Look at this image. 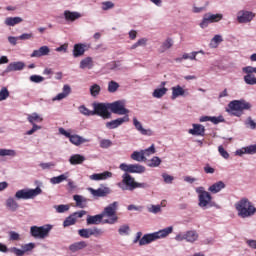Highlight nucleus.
I'll return each mask as SVG.
<instances>
[{
  "instance_id": "f257e3e1",
  "label": "nucleus",
  "mask_w": 256,
  "mask_h": 256,
  "mask_svg": "<svg viewBox=\"0 0 256 256\" xmlns=\"http://www.w3.org/2000/svg\"><path fill=\"white\" fill-rule=\"evenodd\" d=\"M235 209L240 219H249L256 213L255 205L245 197L235 203Z\"/></svg>"
},
{
  "instance_id": "f03ea898",
  "label": "nucleus",
  "mask_w": 256,
  "mask_h": 256,
  "mask_svg": "<svg viewBox=\"0 0 256 256\" xmlns=\"http://www.w3.org/2000/svg\"><path fill=\"white\" fill-rule=\"evenodd\" d=\"M173 233V226L166 227L154 233L145 234L139 241L140 247L143 245H149V243H153V241H157V239H165V237H169Z\"/></svg>"
},
{
  "instance_id": "7ed1b4c3",
  "label": "nucleus",
  "mask_w": 256,
  "mask_h": 256,
  "mask_svg": "<svg viewBox=\"0 0 256 256\" xmlns=\"http://www.w3.org/2000/svg\"><path fill=\"white\" fill-rule=\"evenodd\" d=\"M195 191L198 195V207L204 211L211 209L213 207V196H211V193L206 191L203 186L195 188Z\"/></svg>"
},
{
  "instance_id": "20e7f679",
  "label": "nucleus",
  "mask_w": 256,
  "mask_h": 256,
  "mask_svg": "<svg viewBox=\"0 0 256 256\" xmlns=\"http://www.w3.org/2000/svg\"><path fill=\"white\" fill-rule=\"evenodd\" d=\"M119 207V202L115 201L109 204L107 207L104 208L102 211V217H109L110 219L104 220V223L108 225H115L119 221V217H117V209Z\"/></svg>"
},
{
  "instance_id": "39448f33",
  "label": "nucleus",
  "mask_w": 256,
  "mask_h": 256,
  "mask_svg": "<svg viewBox=\"0 0 256 256\" xmlns=\"http://www.w3.org/2000/svg\"><path fill=\"white\" fill-rule=\"evenodd\" d=\"M52 230V224H44L42 226L34 225L30 227V235L33 237V239H47Z\"/></svg>"
},
{
  "instance_id": "423d86ee",
  "label": "nucleus",
  "mask_w": 256,
  "mask_h": 256,
  "mask_svg": "<svg viewBox=\"0 0 256 256\" xmlns=\"http://www.w3.org/2000/svg\"><path fill=\"white\" fill-rule=\"evenodd\" d=\"M43 193V190L41 189V187H36L35 189H21L18 190L14 197L15 199H17L18 201H21V199H23L24 201H27L29 199H35V197H38V195H41Z\"/></svg>"
},
{
  "instance_id": "0eeeda50",
  "label": "nucleus",
  "mask_w": 256,
  "mask_h": 256,
  "mask_svg": "<svg viewBox=\"0 0 256 256\" xmlns=\"http://www.w3.org/2000/svg\"><path fill=\"white\" fill-rule=\"evenodd\" d=\"M93 115H98L102 119H111V112L109 111V103L94 102L92 104Z\"/></svg>"
},
{
  "instance_id": "6e6552de",
  "label": "nucleus",
  "mask_w": 256,
  "mask_h": 256,
  "mask_svg": "<svg viewBox=\"0 0 256 256\" xmlns=\"http://www.w3.org/2000/svg\"><path fill=\"white\" fill-rule=\"evenodd\" d=\"M58 131L60 135H64V137H67L70 143H72V145H75L76 147H79V145H83V143H89V139L84 138L83 136H79L77 134H71V132L65 130V128H59Z\"/></svg>"
},
{
  "instance_id": "1a4fd4ad",
  "label": "nucleus",
  "mask_w": 256,
  "mask_h": 256,
  "mask_svg": "<svg viewBox=\"0 0 256 256\" xmlns=\"http://www.w3.org/2000/svg\"><path fill=\"white\" fill-rule=\"evenodd\" d=\"M175 241H186V243H196V241H199V233L197 232V230H188L184 234H177L175 236Z\"/></svg>"
},
{
  "instance_id": "9d476101",
  "label": "nucleus",
  "mask_w": 256,
  "mask_h": 256,
  "mask_svg": "<svg viewBox=\"0 0 256 256\" xmlns=\"http://www.w3.org/2000/svg\"><path fill=\"white\" fill-rule=\"evenodd\" d=\"M135 178L131 176L129 173H125L122 175V182L118 183V187L122 189V191H135Z\"/></svg>"
},
{
  "instance_id": "9b49d317",
  "label": "nucleus",
  "mask_w": 256,
  "mask_h": 256,
  "mask_svg": "<svg viewBox=\"0 0 256 256\" xmlns=\"http://www.w3.org/2000/svg\"><path fill=\"white\" fill-rule=\"evenodd\" d=\"M223 19V14L206 13L203 15L202 21L199 24L201 29H207L210 23H219Z\"/></svg>"
},
{
  "instance_id": "f8f14e48",
  "label": "nucleus",
  "mask_w": 256,
  "mask_h": 256,
  "mask_svg": "<svg viewBox=\"0 0 256 256\" xmlns=\"http://www.w3.org/2000/svg\"><path fill=\"white\" fill-rule=\"evenodd\" d=\"M105 231L98 227L93 228H82L78 230V235L82 237V239H89L90 237H101Z\"/></svg>"
},
{
  "instance_id": "ddd939ff",
  "label": "nucleus",
  "mask_w": 256,
  "mask_h": 256,
  "mask_svg": "<svg viewBox=\"0 0 256 256\" xmlns=\"http://www.w3.org/2000/svg\"><path fill=\"white\" fill-rule=\"evenodd\" d=\"M108 107L111 113H114V115H127L129 113V109L125 108V102L122 100L108 103Z\"/></svg>"
},
{
  "instance_id": "4468645a",
  "label": "nucleus",
  "mask_w": 256,
  "mask_h": 256,
  "mask_svg": "<svg viewBox=\"0 0 256 256\" xmlns=\"http://www.w3.org/2000/svg\"><path fill=\"white\" fill-rule=\"evenodd\" d=\"M119 169H121V171H125V173H137L139 175H141V173H145L146 171L145 166L141 164L122 163L120 164Z\"/></svg>"
},
{
  "instance_id": "2eb2a0df",
  "label": "nucleus",
  "mask_w": 256,
  "mask_h": 256,
  "mask_svg": "<svg viewBox=\"0 0 256 256\" xmlns=\"http://www.w3.org/2000/svg\"><path fill=\"white\" fill-rule=\"evenodd\" d=\"M231 111H249L252 105L246 100H233L228 104Z\"/></svg>"
},
{
  "instance_id": "dca6fc26",
  "label": "nucleus",
  "mask_w": 256,
  "mask_h": 256,
  "mask_svg": "<svg viewBox=\"0 0 256 256\" xmlns=\"http://www.w3.org/2000/svg\"><path fill=\"white\" fill-rule=\"evenodd\" d=\"M237 21L238 23H251L253 19H255V13L249 10H240L237 13Z\"/></svg>"
},
{
  "instance_id": "f3484780",
  "label": "nucleus",
  "mask_w": 256,
  "mask_h": 256,
  "mask_svg": "<svg viewBox=\"0 0 256 256\" xmlns=\"http://www.w3.org/2000/svg\"><path fill=\"white\" fill-rule=\"evenodd\" d=\"M171 91H172L171 99L173 101H175V99L179 97H189V90L184 89V87L181 85L173 86L171 88Z\"/></svg>"
},
{
  "instance_id": "a211bd4d",
  "label": "nucleus",
  "mask_w": 256,
  "mask_h": 256,
  "mask_svg": "<svg viewBox=\"0 0 256 256\" xmlns=\"http://www.w3.org/2000/svg\"><path fill=\"white\" fill-rule=\"evenodd\" d=\"M132 123L140 135H145L147 137H151V135H153V130L144 128L143 124L139 119H137V117H133Z\"/></svg>"
},
{
  "instance_id": "6ab92c4d",
  "label": "nucleus",
  "mask_w": 256,
  "mask_h": 256,
  "mask_svg": "<svg viewBox=\"0 0 256 256\" xmlns=\"http://www.w3.org/2000/svg\"><path fill=\"white\" fill-rule=\"evenodd\" d=\"M128 121H129V115H125L122 118H117L115 120L106 122L105 126H106V129L113 130V129H117L118 127H121L123 123H128Z\"/></svg>"
},
{
  "instance_id": "aec40b11",
  "label": "nucleus",
  "mask_w": 256,
  "mask_h": 256,
  "mask_svg": "<svg viewBox=\"0 0 256 256\" xmlns=\"http://www.w3.org/2000/svg\"><path fill=\"white\" fill-rule=\"evenodd\" d=\"M51 53V48L49 46H41L39 49L34 50L31 54L30 57L39 59L41 57H47Z\"/></svg>"
},
{
  "instance_id": "412c9836",
  "label": "nucleus",
  "mask_w": 256,
  "mask_h": 256,
  "mask_svg": "<svg viewBox=\"0 0 256 256\" xmlns=\"http://www.w3.org/2000/svg\"><path fill=\"white\" fill-rule=\"evenodd\" d=\"M256 154V144H252L246 147H242L235 151V155L243 157V155H255Z\"/></svg>"
},
{
  "instance_id": "4be33fe9",
  "label": "nucleus",
  "mask_w": 256,
  "mask_h": 256,
  "mask_svg": "<svg viewBox=\"0 0 256 256\" xmlns=\"http://www.w3.org/2000/svg\"><path fill=\"white\" fill-rule=\"evenodd\" d=\"M95 67V62L93 61V57L88 56L83 58L79 63V68L82 69V71H91Z\"/></svg>"
},
{
  "instance_id": "5701e85b",
  "label": "nucleus",
  "mask_w": 256,
  "mask_h": 256,
  "mask_svg": "<svg viewBox=\"0 0 256 256\" xmlns=\"http://www.w3.org/2000/svg\"><path fill=\"white\" fill-rule=\"evenodd\" d=\"M113 177V173L110 171H105L102 173H94L89 176L91 181H106V179H111Z\"/></svg>"
},
{
  "instance_id": "b1692460",
  "label": "nucleus",
  "mask_w": 256,
  "mask_h": 256,
  "mask_svg": "<svg viewBox=\"0 0 256 256\" xmlns=\"http://www.w3.org/2000/svg\"><path fill=\"white\" fill-rule=\"evenodd\" d=\"M248 66L242 68V73H245L246 75L244 76V83L246 85H256V77L253 72H249Z\"/></svg>"
},
{
  "instance_id": "393cba45",
  "label": "nucleus",
  "mask_w": 256,
  "mask_h": 256,
  "mask_svg": "<svg viewBox=\"0 0 256 256\" xmlns=\"http://www.w3.org/2000/svg\"><path fill=\"white\" fill-rule=\"evenodd\" d=\"M5 207L8 209V211H12L15 213V211L19 210V203L17 202V198L15 197H8L5 201Z\"/></svg>"
},
{
  "instance_id": "a878e982",
  "label": "nucleus",
  "mask_w": 256,
  "mask_h": 256,
  "mask_svg": "<svg viewBox=\"0 0 256 256\" xmlns=\"http://www.w3.org/2000/svg\"><path fill=\"white\" fill-rule=\"evenodd\" d=\"M193 129H189L188 133L190 135H196L198 137H205V126L201 124H193Z\"/></svg>"
},
{
  "instance_id": "bb28decb",
  "label": "nucleus",
  "mask_w": 256,
  "mask_h": 256,
  "mask_svg": "<svg viewBox=\"0 0 256 256\" xmlns=\"http://www.w3.org/2000/svg\"><path fill=\"white\" fill-rule=\"evenodd\" d=\"M63 15H64L65 21H70L71 23H73L74 21H77V19H81L82 17L81 13L77 11H70V10H65Z\"/></svg>"
},
{
  "instance_id": "cd10ccee",
  "label": "nucleus",
  "mask_w": 256,
  "mask_h": 256,
  "mask_svg": "<svg viewBox=\"0 0 256 256\" xmlns=\"http://www.w3.org/2000/svg\"><path fill=\"white\" fill-rule=\"evenodd\" d=\"M89 191L91 195H93V197H107V195L111 193V190L108 187L98 188L96 190L93 188H90Z\"/></svg>"
},
{
  "instance_id": "c85d7f7f",
  "label": "nucleus",
  "mask_w": 256,
  "mask_h": 256,
  "mask_svg": "<svg viewBox=\"0 0 256 256\" xmlns=\"http://www.w3.org/2000/svg\"><path fill=\"white\" fill-rule=\"evenodd\" d=\"M23 69H25V64L22 61L11 62L6 68V73H11L13 71H23Z\"/></svg>"
},
{
  "instance_id": "c756f323",
  "label": "nucleus",
  "mask_w": 256,
  "mask_h": 256,
  "mask_svg": "<svg viewBox=\"0 0 256 256\" xmlns=\"http://www.w3.org/2000/svg\"><path fill=\"white\" fill-rule=\"evenodd\" d=\"M72 54L75 59H77V57H83V55H85V44H75Z\"/></svg>"
},
{
  "instance_id": "7c9ffc66",
  "label": "nucleus",
  "mask_w": 256,
  "mask_h": 256,
  "mask_svg": "<svg viewBox=\"0 0 256 256\" xmlns=\"http://www.w3.org/2000/svg\"><path fill=\"white\" fill-rule=\"evenodd\" d=\"M225 189V182L223 181H218L214 184H212L209 188L208 191L212 193L213 195H216V193H220V191H223Z\"/></svg>"
},
{
  "instance_id": "2f4dec72",
  "label": "nucleus",
  "mask_w": 256,
  "mask_h": 256,
  "mask_svg": "<svg viewBox=\"0 0 256 256\" xmlns=\"http://www.w3.org/2000/svg\"><path fill=\"white\" fill-rule=\"evenodd\" d=\"M23 23V18L16 16V17H7L4 20V24L6 27H15V25H19Z\"/></svg>"
},
{
  "instance_id": "473e14b6",
  "label": "nucleus",
  "mask_w": 256,
  "mask_h": 256,
  "mask_svg": "<svg viewBox=\"0 0 256 256\" xmlns=\"http://www.w3.org/2000/svg\"><path fill=\"white\" fill-rule=\"evenodd\" d=\"M73 199L76 203V207L79 209H85V207H87V201H89V199L85 198L84 196L76 194L73 196Z\"/></svg>"
},
{
  "instance_id": "72a5a7b5",
  "label": "nucleus",
  "mask_w": 256,
  "mask_h": 256,
  "mask_svg": "<svg viewBox=\"0 0 256 256\" xmlns=\"http://www.w3.org/2000/svg\"><path fill=\"white\" fill-rule=\"evenodd\" d=\"M69 179V172L63 173L59 176H54L50 178L51 185H59L60 183H63L64 181H67Z\"/></svg>"
},
{
  "instance_id": "f704fd0d",
  "label": "nucleus",
  "mask_w": 256,
  "mask_h": 256,
  "mask_svg": "<svg viewBox=\"0 0 256 256\" xmlns=\"http://www.w3.org/2000/svg\"><path fill=\"white\" fill-rule=\"evenodd\" d=\"M86 247H87V242L79 241L71 244L69 246V251H71V253H77V251H83V249H85Z\"/></svg>"
},
{
  "instance_id": "c9c22d12",
  "label": "nucleus",
  "mask_w": 256,
  "mask_h": 256,
  "mask_svg": "<svg viewBox=\"0 0 256 256\" xmlns=\"http://www.w3.org/2000/svg\"><path fill=\"white\" fill-rule=\"evenodd\" d=\"M103 221V215L100 213L98 215H88L86 218L87 225H99Z\"/></svg>"
},
{
  "instance_id": "e433bc0d",
  "label": "nucleus",
  "mask_w": 256,
  "mask_h": 256,
  "mask_svg": "<svg viewBox=\"0 0 256 256\" xmlns=\"http://www.w3.org/2000/svg\"><path fill=\"white\" fill-rule=\"evenodd\" d=\"M27 121L30 123V125H37V123H43V117H41L39 113L33 112L27 116Z\"/></svg>"
},
{
  "instance_id": "4c0bfd02",
  "label": "nucleus",
  "mask_w": 256,
  "mask_h": 256,
  "mask_svg": "<svg viewBox=\"0 0 256 256\" xmlns=\"http://www.w3.org/2000/svg\"><path fill=\"white\" fill-rule=\"evenodd\" d=\"M84 161H85V156L81 154H73L69 158L70 165H83Z\"/></svg>"
},
{
  "instance_id": "58836bf2",
  "label": "nucleus",
  "mask_w": 256,
  "mask_h": 256,
  "mask_svg": "<svg viewBox=\"0 0 256 256\" xmlns=\"http://www.w3.org/2000/svg\"><path fill=\"white\" fill-rule=\"evenodd\" d=\"M130 157L133 161H137V163H143L147 161V157L144 156L143 150L134 151Z\"/></svg>"
},
{
  "instance_id": "ea45409f",
  "label": "nucleus",
  "mask_w": 256,
  "mask_h": 256,
  "mask_svg": "<svg viewBox=\"0 0 256 256\" xmlns=\"http://www.w3.org/2000/svg\"><path fill=\"white\" fill-rule=\"evenodd\" d=\"M199 53L201 55H205V51L199 50V51H193L191 53H184L182 56L184 60L189 59L190 61H197V55H199Z\"/></svg>"
},
{
  "instance_id": "a19ab883",
  "label": "nucleus",
  "mask_w": 256,
  "mask_h": 256,
  "mask_svg": "<svg viewBox=\"0 0 256 256\" xmlns=\"http://www.w3.org/2000/svg\"><path fill=\"white\" fill-rule=\"evenodd\" d=\"M167 91L168 89L166 87L156 88L152 93V97H154V99H161L167 95Z\"/></svg>"
},
{
  "instance_id": "79ce46f5",
  "label": "nucleus",
  "mask_w": 256,
  "mask_h": 256,
  "mask_svg": "<svg viewBox=\"0 0 256 256\" xmlns=\"http://www.w3.org/2000/svg\"><path fill=\"white\" fill-rule=\"evenodd\" d=\"M130 233L131 227H129V224H123L118 228V235H120V237H127Z\"/></svg>"
},
{
  "instance_id": "37998d69",
  "label": "nucleus",
  "mask_w": 256,
  "mask_h": 256,
  "mask_svg": "<svg viewBox=\"0 0 256 256\" xmlns=\"http://www.w3.org/2000/svg\"><path fill=\"white\" fill-rule=\"evenodd\" d=\"M173 47V39L167 38L163 44L159 48V53H165L167 49H171Z\"/></svg>"
},
{
  "instance_id": "c03bdc74",
  "label": "nucleus",
  "mask_w": 256,
  "mask_h": 256,
  "mask_svg": "<svg viewBox=\"0 0 256 256\" xmlns=\"http://www.w3.org/2000/svg\"><path fill=\"white\" fill-rule=\"evenodd\" d=\"M219 43H223V36L216 34L210 41V47L212 49H217V47H219Z\"/></svg>"
},
{
  "instance_id": "a18cd8bd",
  "label": "nucleus",
  "mask_w": 256,
  "mask_h": 256,
  "mask_svg": "<svg viewBox=\"0 0 256 256\" xmlns=\"http://www.w3.org/2000/svg\"><path fill=\"white\" fill-rule=\"evenodd\" d=\"M0 157H17V151L13 149L1 148Z\"/></svg>"
},
{
  "instance_id": "49530a36",
  "label": "nucleus",
  "mask_w": 256,
  "mask_h": 256,
  "mask_svg": "<svg viewBox=\"0 0 256 256\" xmlns=\"http://www.w3.org/2000/svg\"><path fill=\"white\" fill-rule=\"evenodd\" d=\"M149 40L147 38H140L137 40L136 43H134L131 47L130 50L134 51V49H137V47H147V42Z\"/></svg>"
},
{
  "instance_id": "de8ad7c7",
  "label": "nucleus",
  "mask_w": 256,
  "mask_h": 256,
  "mask_svg": "<svg viewBox=\"0 0 256 256\" xmlns=\"http://www.w3.org/2000/svg\"><path fill=\"white\" fill-rule=\"evenodd\" d=\"M78 111L81 115H84V117H93V110H89L85 105H80Z\"/></svg>"
},
{
  "instance_id": "09e8293b",
  "label": "nucleus",
  "mask_w": 256,
  "mask_h": 256,
  "mask_svg": "<svg viewBox=\"0 0 256 256\" xmlns=\"http://www.w3.org/2000/svg\"><path fill=\"white\" fill-rule=\"evenodd\" d=\"M244 125H245L246 129H251L252 131H255V129H256V123L251 116H248L245 119Z\"/></svg>"
},
{
  "instance_id": "8fccbe9b",
  "label": "nucleus",
  "mask_w": 256,
  "mask_h": 256,
  "mask_svg": "<svg viewBox=\"0 0 256 256\" xmlns=\"http://www.w3.org/2000/svg\"><path fill=\"white\" fill-rule=\"evenodd\" d=\"M118 89L119 84L116 81L111 80L110 82H108V93H117Z\"/></svg>"
},
{
  "instance_id": "3c124183",
  "label": "nucleus",
  "mask_w": 256,
  "mask_h": 256,
  "mask_svg": "<svg viewBox=\"0 0 256 256\" xmlns=\"http://www.w3.org/2000/svg\"><path fill=\"white\" fill-rule=\"evenodd\" d=\"M99 93H101V86L94 84L90 87V95L92 97H98Z\"/></svg>"
},
{
  "instance_id": "603ef678",
  "label": "nucleus",
  "mask_w": 256,
  "mask_h": 256,
  "mask_svg": "<svg viewBox=\"0 0 256 256\" xmlns=\"http://www.w3.org/2000/svg\"><path fill=\"white\" fill-rule=\"evenodd\" d=\"M36 245L33 242L27 243V244H23L21 246L22 251H24V255L25 253H31V251H33V249H35Z\"/></svg>"
},
{
  "instance_id": "864d4df0",
  "label": "nucleus",
  "mask_w": 256,
  "mask_h": 256,
  "mask_svg": "<svg viewBox=\"0 0 256 256\" xmlns=\"http://www.w3.org/2000/svg\"><path fill=\"white\" fill-rule=\"evenodd\" d=\"M54 209L56 213H66V211H69L70 206L68 204H60V205H55Z\"/></svg>"
},
{
  "instance_id": "5fc2aeb1",
  "label": "nucleus",
  "mask_w": 256,
  "mask_h": 256,
  "mask_svg": "<svg viewBox=\"0 0 256 256\" xmlns=\"http://www.w3.org/2000/svg\"><path fill=\"white\" fill-rule=\"evenodd\" d=\"M75 223H77V220L74 218L73 214H71L64 220L63 227H71V225H75Z\"/></svg>"
},
{
  "instance_id": "6e6d98bb",
  "label": "nucleus",
  "mask_w": 256,
  "mask_h": 256,
  "mask_svg": "<svg viewBox=\"0 0 256 256\" xmlns=\"http://www.w3.org/2000/svg\"><path fill=\"white\" fill-rule=\"evenodd\" d=\"M9 89L7 87H2L0 89V101H7L9 99Z\"/></svg>"
},
{
  "instance_id": "4d7b16f0",
  "label": "nucleus",
  "mask_w": 256,
  "mask_h": 256,
  "mask_svg": "<svg viewBox=\"0 0 256 256\" xmlns=\"http://www.w3.org/2000/svg\"><path fill=\"white\" fill-rule=\"evenodd\" d=\"M148 213H152L153 215H157V213H161V205H150L147 207Z\"/></svg>"
},
{
  "instance_id": "13d9d810",
  "label": "nucleus",
  "mask_w": 256,
  "mask_h": 256,
  "mask_svg": "<svg viewBox=\"0 0 256 256\" xmlns=\"http://www.w3.org/2000/svg\"><path fill=\"white\" fill-rule=\"evenodd\" d=\"M161 165V158L154 156L149 160L148 167H159Z\"/></svg>"
},
{
  "instance_id": "bf43d9fd",
  "label": "nucleus",
  "mask_w": 256,
  "mask_h": 256,
  "mask_svg": "<svg viewBox=\"0 0 256 256\" xmlns=\"http://www.w3.org/2000/svg\"><path fill=\"white\" fill-rule=\"evenodd\" d=\"M144 157H150V155H155V144H152L149 148L142 150Z\"/></svg>"
},
{
  "instance_id": "052dcab7",
  "label": "nucleus",
  "mask_w": 256,
  "mask_h": 256,
  "mask_svg": "<svg viewBox=\"0 0 256 256\" xmlns=\"http://www.w3.org/2000/svg\"><path fill=\"white\" fill-rule=\"evenodd\" d=\"M210 122L214 125H219V123H225V118L223 116H210Z\"/></svg>"
},
{
  "instance_id": "680f3d73",
  "label": "nucleus",
  "mask_w": 256,
  "mask_h": 256,
  "mask_svg": "<svg viewBox=\"0 0 256 256\" xmlns=\"http://www.w3.org/2000/svg\"><path fill=\"white\" fill-rule=\"evenodd\" d=\"M9 240L10 241H21V235L15 231L9 232Z\"/></svg>"
},
{
  "instance_id": "e2e57ef3",
  "label": "nucleus",
  "mask_w": 256,
  "mask_h": 256,
  "mask_svg": "<svg viewBox=\"0 0 256 256\" xmlns=\"http://www.w3.org/2000/svg\"><path fill=\"white\" fill-rule=\"evenodd\" d=\"M111 145H113V142H111V140H109V139H102L100 141L101 149H109V147H111Z\"/></svg>"
},
{
  "instance_id": "0e129e2a",
  "label": "nucleus",
  "mask_w": 256,
  "mask_h": 256,
  "mask_svg": "<svg viewBox=\"0 0 256 256\" xmlns=\"http://www.w3.org/2000/svg\"><path fill=\"white\" fill-rule=\"evenodd\" d=\"M8 251H10V253H14V255H16V256L25 255V252L23 251V248L19 249L17 247H12V248L8 249Z\"/></svg>"
},
{
  "instance_id": "69168bd1",
  "label": "nucleus",
  "mask_w": 256,
  "mask_h": 256,
  "mask_svg": "<svg viewBox=\"0 0 256 256\" xmlns=\"http://www.w3.org/2000/svg\"><path fill=\"white\" fill-rule=\"evenodd\" d=\"M31 83H43L45 81V78L40 75H32L30 76Z\"/></svg>"
},
{
  "instance_id": "338daca9",
  "label": "nucleus",
  "mask_w": 256,
  "mask_h": 256,
  "mask_svg": "<svg viewBox=\"0 0 256 256\" xmlns=\"http://www.w3.org/2000/svg\"><path fill=\"white\" fill-rule=\"evenodd\" d=\"M32 128L26 132V135H33L34 133H37V131H41L42 127L37 124H31Z\"/></svg>"
},
{
  "instance_id": "774afa93",
  "label": "nucleus",
  "mask_w": 256,
  "mask_h": 256,
  "mask_svg": "<svg viewBox=\"0 0 256 256\" xmlns=\"http://www.w3.org/2000/svg\"><path fill=\"white\" fill-rule=\"evenodd\" d=\"M114 7H115V4L111 1H105L102 3L103 11H109V9H113Z\"/></svg>"
}]
</instances>
